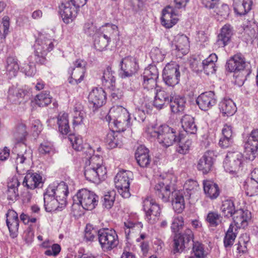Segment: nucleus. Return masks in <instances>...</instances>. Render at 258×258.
<instances>
[{
	"instance_id": "obj_1",
	"label": "nucleus",
	"mask_w": 258,
	"mask_h": 258,
	"mask_svg": "<svg viewBox=\"0 0 258 258\" xmlns=\"http://www.w3.org/2000/svg\"><path fill=\"white\" fill-rule=\"evenodd\" d=\"M13 137L15 141L19 143L16 146L18 153L16 159L17 172L22 173L25 166L29 164L32 159V151L27 148L23 142L27 135L26 126L23 123L18 124L13 130Z\"/></svg>"
},
{
	"instance_id": "obj_2",
	"label": "nucleus",
	"mask_w": 258,
	"mask_h": 258,
	"mask_svg": "<svg viewBox=\"0 0 258 258\" xmlns=\"http://www.w3.org/2000/svg\"><path fill=\"white\" fill-rule=\"evenodd\" d=\"M106 174V169L103 165V160L101 156L93 155L89 157L86 162L84 175L86 178L93 182H98L104 178Z\"/></svg>"
},
{
	"instance_id": "obj_3",
	"label": "nucleus",
	"mask_w": 258,
	"mask_h": 258,
	"mask_svg": "<svg viewBox=\"0 0 258 258\" xmlns=\"http://www.w3.org/2000/svg\"><path fill=\"white\" fill-rule=\"evenodd\" d=\"M130 118L126 109L121 106L112 107L105 117L110 124H114L118 132L124 131L130 125Z\"/></svg>"
},
{
	"instance_id": "obj_4",
	"label": "nucleus",
	"mask_w": 258,
	"mask_h": 258,
	"mask_svg": "<svg viewBox=\"0 0 258 258\" xmlns=\"http://www.w3.org/2000/svg\"><path fill=\"white\" fill-rule=\"evenodd\" d=\"M98 199L94 192L85 188L82 189L73 197L72 209L81 206L84 209L91 210L97 205Z\"/></svg>"
},
{
	"instance_id": "obj_5",
	"label": "nucleus",
	"mask_w": 258,
	"mask_h": 258,
	"mask_svg": "<svg viewBox=\"0 0 258 258\" xmlns=\"http://www.w3.org/2000/svg\"><path fill=\"white\" fill-rule=\"evenodd\" d=\"M150 133L151 136L157 137L159 143L166 148L172 146L179 140L175 131L167 125H162L158 131H154Z\"/></svg>"
},
{
	"instance_id": "obj_6",
	"label": "nucleus",
	"mask_w": 258,
	"mask_h": 258,
	"mask_svg": "<svg viewBox=\"0 0 258 258\" xmlns=\"http://www.w3.org/2000/svg\"><path fill=\"white\" fill-rule=\"evenodd\" d=\"M243 155L238 151L229 152L224 161L223 166L227 172L235 176L242 170Z\"/></svg>"
},
{
	"instance_id": "obj_7",
	"label": "nucleus",
	"mask_w": 258,
	"mask_h": 258,
	"mask_svg": "<svg viewBox=\"0 0 258 258\" xmlns=\"http://www.w3.org/2000/svg\"><path fill=\"white\" fill-rule=\"evenodd\" d=\"M54 41L47 38H39L34 45L36 62L43 64L46 61L45 56L54 47Z\"/></svg>"
},
{
	"instance_id": "obj_8",
	"label": "nucleus",
	"mask_w": 258,
	"mask_h": 258,
	"mask_svg": "<svg viewBox=\"0 0 258 258\" xmlns=\"http://www.w3.org/2000/svg\"><path fill=\"white\" fill-rule=\"evenodd\" d=\"M98 236L99 242L104 251L110 250L118 243V237L114 230H100L98 232Z\"/></svg>"
},
{
	"instance_id": "obj_9",
	"label": "nucleus",
	"mask_w": 258,
	"mask_h": 258,
	"mask_svg": "<svg viewBox=\"0 0 258 258\" xmlns=\"http://www.w3.org/2000/svg\"><path fill=\"white\" fill-rule=\"evenodd\" d=\"M245 67L244 58L241 54L235 55L227 62V68L231 72H234V77H235L239 85L243 84L244 77L241 74L240 71H243Z\"/></svg>"
},
{
	"instance_id": "obj_10",
	"label": "nucleus",
	"mask_w": 258,
	"mask_h": 258,
	"mask_svg": "<svg viewBox=\"0 0 258 258\" xmlns=\"http://www.w3.org/2000/svg\"><path fill=\"white\" fill-rule=\"evenodd\" d=\"M143 206L148 222L152 224L156 223L161 213L159 205L151 197H147L143 201Z\"/></svg>"
},
{
	"instance_id": "obj_11",
	"label": "nucleus",
	"mask_w": 258,
	"mask_h": 258,
	"mask_svg": "<svg viewBox=\"0 0 258 258\" xmlns=\"http://www.w3.org/2000/svg\"><path fill=\"white\" fill-rule=\"evenodd\" d=\"M132 172L129 171H120L114 178V183L119 194L124 198H128L131 194L129 191L130 180Z\"/></svg>"
},
{
	"instance_id": "obj_12",
	"label": "nucleus",
	"mask_w": 258,
	"mask_h": 258,
	"mask_svg": "<svg viewBox=\"0 0 258 258\" xmlns=\"http://www.w3.org/2000/svg\"><path fill=\"white\" fill-rule=\"evenodd\" d=\"M179 66L175 62H170L165 67L163 71V79L169 86H174L179 81Z\"/></svg>"
},
{
	"instance_id": "obj_13",
	"label": "nucleus",
	"mask_w": 258,
	"mask_h": 258,
	"mask_svg": "<svg viewBox=\"0 0 258 258\" xmlns=\"http://www.w3.org/2000/svg\"><path fill=\"white\" fill-rule=\"evenodd\" d=\"M246 155L250 160H253L258 155V129L253 130L248 136L244 144Z\"/></svg>"
},
{
	"instance_id": "obj_14",
	"label": "nucleus",
	"mask_w": 258,
	"mask_h": 258,
	"mask_svg": "<svg viewBox=\"0 0 258 258\" xmlns=\"http://www.w3.org/2000/svg\"><path fill=\"white\" fill-rule=\"evenodd\" d=\"M120 75L122 78L131 77L135 74L139 69L136 59L128 56L123 58L120 62Z\"/></svg>"
},
{
	"instance_id": "obj_15",
	"label": "nucleus",
	"mask_w": 258,
	"mask_h": 258,
	"mask_svg": "<svg viewBox=\"0 0 258 258\" xmlns=\"http://www.w3.org/2000/svg\"><path fill=\"white\" fill-rule=\"evenodd\" d=\"M179 13L178 10L170 6H167L162 11L161 23L167 28H171L178 21Z\"/></svg>"
},
{
	"instance_id": "obj_16",
	"label": "nucleus",
	"mask_w": 258,
	"mask_h": 258,
	"mask_svg": "<svg viewBox=\"0 0 258 258\" xmlns=\"http://www.w3.org/2000/svg\"><path fill=\"white\" fill-rule=\"evenodd\" d=\"M218 59L217 56L216 54L213 53L209 55L208 57L204 59L202 62H200L199 64H197L196 62L195 61L192 63L193 67L195 65L197 66L194 68L196 71H202L208 75L214 74L216 71L215 62Z\"/></svg>"
},
{
	"instance_id": "obj_17",
	"label": "nucleus",
	"mask_w": 258,
	"mask_h": 258,
	"mask_svg": "<svg viewBox=\"0 0 258 258\" xmlns=\"http://www.w3.org/2000/svg\"><path fill=\"white\" fill-rule=\"evenodd\" d=\"M79 8L69 1L62 3L59 9L63 22L66 24L72 22L76 17Z\"/></svg>"
},
{
	"instance_id": "obj_18",
	"label": "nucleus",
	"mask_w": 258,
	"mask_h": 258,
	"mask_svg": "<svg viewBox=\"0 0 258 258\" xmlns=\"http://www.w3.org/2000/svg\"><path fill=\"white\" fill-rule=\"evenodd\" d=\"M196 102L201 110L207 111L216 104L217 97L214 92H206L199 96Z\"/></svg>"
},
{
	"instance_id": "obj_19",
	"label": "nucleus",
	"mask_w": 258,
	"mask_h": 258,
	"mask_svg": "<svg viewBox=\"0 0 258 258\" xmlns=\"http://www.w3.org/2000/svg\"><path fill=\"white\" fill-rule=\"evenodd\" d=\"M88 100L93 105V111H95L105 104L106 94L104 91L101 88L93 89L88 95Z\"/></svg>"
},
{
	"instance_id": "obj_20",
	"label": "nucleus",
	"mask_w": 258,
	"mask_h": 258,
	"mask_svg": "<svg viewBox=\"0 0 258 258\" xmlns=\"http://www.w3.org/2000/svg\"><path fill=\"white\" fill-rule=\"evenodd\" d=\"M172 48L176 51V55L179 57L187 54L189 48L188 37L183 34L176 36L175 37L174 42L172 44Z\"/></svg>"
},
{
	"instance_id": "obj_21",
	"label": "nucleus",
	"mask_w": 258,
	"mask_h": 258,
	"mask_svg": "<svg viewBox=\"0 0 258 258\" xmlns=\"http://www.w3.org/2000/svg\"><path fill=\"white\" fill-rule=\"evenodd\" d=\"M232 218L237 228H244L251 219V213L246 209L237 208Z\"/></svg>"
},
{
	"instance_id": "obj_22",
	"label": "nucleus",
	"mask_w": 258,
	"mask_h": 258,
	"mask_svg": "<svg viewBox=\"0 0 258 258\" xmlns=\"http://www.w3.org/2000/svg\"><path fill=\"white\" fill-rule=\"evenodd\" d=\"M53 189L47 188L44 194V203L45 210L47 212H51L62 208L60 205V200L56 197L53 196Z\"/></svg>"
},
{
	"instance_id": "obj_23",
	"label": "nucleus",
	"mask_w": 258,
	"mask_h": 258,
	"mask_svg": "<svg viewBox=\"0 0 258 258\" xmlns=\"http://www.w3.org/2000/svg\"><path fill=\"white\" fill-rule=\"evenodd\" d=\"M6 223L10 236L13 238L17 236L19 225L18 214L13 210L9 209L6 214Z\"/></svg>"
},
{
	"instance_id": "obj_24",
	"label": "nucleus",
	"mask_w": 258,
	"mask_h": 258,
	"mask_svg": "<svg viewBox=\"0 0 258 258\" xmlns=\"http://www.w3.org/2000/svg\"><path fill=\"white\" fill-rule=\"evenodd\" d=\"M47 188H52L53 196H55L60 200V205L61 208H64L67 204V197L69 193L68 187L66 183L61 181L55 185L54 184L50 185Z\"/></svg>"
},
{
	"instance_id": "obj_25",
	"label": "nucleus",
	"mask_w": 258,
	"mask_h": 258,
	"mask_svg": "<svg viewBox=\"0 0 258 258\" xmlns=\"http://www.w3.org/2000/svg\"><path fill=\"white\" fill-rule=\"evenodd\" d=\"M156 95L153 102L154 106L158 109H161L166 104L169 103L173 95L169 90L163 89H156Z\"/></svg>"
},
{
	"instance_id": "obj_26",
	"label": "nucleus",
	"mask_w": 258,
	"mask_h": 258,
	"mask_svg": "<svg viewBox=\"0 0 258 258\" xmlns=\"http://www.w3.org/2000/svg\"><path fill=\"white\" fill-rule=\"evenodd\" d=\"M156 195L161 199L163 202H167L169 201L172 191L171 187L167 182L163 181H159L154 187Z\"/></svg>"
},
{
	"instance_id": "obj_27",
	"label": "nucleus",
	"mask_w": 258,
	"mask_h": 258,
	"mask_svg": "<svg viewBox=\"0 0 258 258\" xmlns=\"http://www.w3.org/2000/svg\"><path fill=\"white\" fill-rule=\"evenodd\" d=\"M23 184L32 189L41 187L43 185L42 178L39 174L29 171L24 178Z\"/></svg>"
},
{
	"instance_id": "obj_28",
	"label": "nucleus",
	"mask_w": 258,
	"mask_h": 258,
	"mask_svg": "<svg viewBox=\"0 0 258 258\" xmlns=\"http://www.w3.org/2000/svg\"><path fill=\"white\" fill-rule=\"evenodd\" d=\"M213 152L208 151L205 152L200 159L197 165V168L203 174H206L211 170L213 164Z\"/></svg>"
},
{
	"instance_id": "obj_29",
	"label": "nucleus",
	"mask_w": 258,
	"mask_h": 258,
	"mask_svg": "<svg viewBox=\"0 0 258 258\" xmlns=\"http://www.w3.org/2000/svg\"><path fill=\"white\" fill-rule=\"evenodd\" d=\"M219 109L223 116H230L236 111L237 108L231 99L224 98L219 104Z\"/></svg>"
},
{
	"instance_id": "obj_30",
	"label": "nucleus",
	"mask_w": 258,
	"mask_h": 258,
	"mask_svg": "<svg viewBox=\"0 0 258 258\" xmlns=\"http://www.w3.org/2000/svg\"><path fill=\"white\" fill-rule=\"evenodd\" d=\"M136 159L138 164L142 167H147L151 159L149 155V150L143 146L139 147L135 153Z\"/></svg>"
},
{
	"instance_id": "obj_31",
	"label": "nucleus",
	"mask_w": 258,
	"mask_h": 258,
	"mask_svg": "<svg viewBox=\"0 0 258 258\" xmlns=\"http://www.w3.org/2000/svg\"><path fill=\"white\" fill-rule=\"evenodd\" d=\"M172 204L173 209L178 213H180L185 208V203L183 191L174 190L172 192Z\"/></svg>"
},
{
	"instance_id": "obj_32",
	"label": "nucleus",
	"mask_w": 258,
	"mask_h": 258,
	"mask_svg": "<svg viewBox=\"0 0 258 258\" xmlns=\"http://www.w3.org/2000/svg\"><path fill=\"white\" fill-rule=\"evenodd\" d=\"M6 74L10 79L16 77L20 70L18 60L15 56H9L6 60Z\"/></svg>"
},
{
	"instance_id": "obj_33",
	"label": "nucleus",
	"mask_w": 258,
	"mask_h": 258,
	"mask_svg": "<svg viewBox=\"0 0 258 258\" xmlns=\"http://www.w3.org/2000/svg\"><path fill=\"white\" fill-rule=\"evenodd\" d=\"M232 27L229 24H226L221 29L218 36L217 43L219 47H224L230 41L232 35Z\"/></svg>"
},
{
	"instance_id": "obj_34",
	"label": "nucleus",
	"mask_w": 258,
	"mask_h": 258,
	"mask_svg": "<svg viewBox=\"0 0 258 258\" xmlns=\"http://www.w3.org/2000/svg\"><path fill=\"white\" fill-rule=\"evenodd\" d=\"M252 0H233L235 12L239 15H244L251 9Z\"/></svg>"
},
{
	"instance_id": "obj_35",
	"label": "nucleus",
	"mask_w": 258,
	"mask_h": 258,
	"mask_svg": "<svg viewBox=\"0 0 258 258\" xmlns=\"http://www.w3.org/2000/svg\"><path fill=\"white\" fill-rule=\"evenodd\" d=\"M169 102L171 110L174 113L182 112L185 108V99L183 97L172 95Z\"/></svg>"
},
{
	"instance_id": "obj_36",
	"label": "nucleus",
	"mask_w": 258,
	"mask_h": 258,
	"mask_svg": "<svg viewBox=\"0 0 258 258\" xmlns=\"http://www.w3.org/2000/svg\"><path fill=\"white\" fill-rule=\"evenodd\" d=\"M181 126L187 133L195 134L197 132V127L195 122L194 118L189 115H185L181 119Z\"/></svg>"
},
{
	"instance_id": "obj_37",
	"label": "nucleus",
	"mask_w": 258,
	"mask_h": 258,
	"mask_svg": "<svg viewBox=\"0 0 258 258\" xmlns=\"http://www.w3.org/2000/svg\"><path fill=\"white\" fill-rule=\"evenodd\" d=\"M26 93L27 92L22 89L12 87L9 90L8 99L14 104H20Z\"/></svg>"
},
{
	"instance_id": "obj_38",
	"label": "nucleus",
	"mask_w": 258,
	"mask_h": 258,
	"mask_svg": "<svg viewBox=\"0 0 258 258\" xmlns=\"http://www.w3.org/2000/svg\"><path fill=\"white\" fill-rule=\"evenodd\" d=\"M58 130L62 135H67L70 131L68 114L64 112L59 113L57 117Z\"/></svg>"
},
{
	"instance_id": "obj_39",
	"label": "nucleus",
	"mask_w": 258,
	"mask_h": 258,
	"mask_svg": "<svg viewBox=\"0 0 258 258\" xmlns=\"http://www.w3.org/2000/svg\"><path fill=\"white\" fill-rule=\"evenodd\" d=\"M204 190L207 197L213 199L219 196V190L217 184L210 180H204Z\"/></svg>"
},
{
	"instance_id": "obj_40",
	"label": "nucleus",
	"mask_w": 258,
	"mask_h": 258,
	"mask_svg": "<svg viewBox=\"0 0 258 258\" xmlns=\"http://www.w3.org/2000/svg\"><path fill=\"white\" fill-rule=\"evenodd\" d=\"M237 208H236L233 200L227 199L222 202L221 207L223 215L226 218H232Z\"/></svg>"
},
{
	"instance_id": "obj_41",
	"label": "nucleus",
	"mask_w": 258,
	"mask_h": 258,
	"mask_svg": "<svg viewBox=\"0 0 258 258\" xmlns=\"http://www.w3.org/2000/svg\"><path fill=\"white\" fill-rule=\"evenodd\" d=\"M74 125H78L83 123L85 116V112L83 110V107L80 103H77L74 108L73 114Z\"/></svg>"
},
{
	"instance_id": "obj_42",
	"label": "nucleus",
	"mask_w": 258,
	"mask_h": 258,
	"mask_svg": "<svg viewBox=\"0 0 258 258\" xmlns=\"http://www.w3.org/2000/svg\"><path fill=\"white\" fill-rule=\"evenodd\" d=\"M115 73L112 70L111 68L108 67L104 70L102 78L103 85L107 88H110L114 85L115 82Z\"/></svg>"
},
{
	"instance_id": "obj_43",
	"label": "nucleus",
	"mask_w": 258,
	"mask_h": 258,
	"mask_svg": "<svg viewBox=\"0 0 258 258\" xmlns=\"http://www.w3.org/2000/svg\"><path fill=\"white\" fill-rule=\"evenodd\" d=\"M117 28L115 25L107 24L100 28L98 34L110 41L111 36L114 33L117 32Z\"/></svg>"
},
{
	"instance_id": "obj_44",
	"label": "nucleus",
	"mask_w": 258,
	"mask_h": 258,
	"mask_svg": "<svg viewBox=\"0 0 258 258\" xmlns=\"http://www.w3.org/2000/svg\"><path fill=\"white\" fill-rule=\"evenodd\" d=\"M222 217L216 211L209 212L206 217V221L212 227H217L222 221Z\"/></svg>"
},
{
	"instance_id": "obj_45",
	"label": "nucleus",
	"mask_w": 258,
	"mask_h": 258,
	"mask_svg": "<svg viewBox=\"0 0 258 258\" xmlns=\"http://www.w3.org/2000/svg\"><path fill=\"white\" fill-rule=\"evenodd\" d=\"M79 70V69H70V71L71 72V77L69 79V82L70 84L77 85L83 81L86 71H83L82 73V72L80 73Z\"/></svg>"
},
{
	"instance_id": "obj_46",
	"label": "nucleus",
	"mask_w": 258,
	"mask_h": 258,
	"mask_svg": "<svg viewBox=\"0 0 258 258\" xmlns=\"http://www.w3.org/2000/svg\"><path fill=\"white\" fill-rule=\"evenodd\" d=\"M10 18L5 16L0 22V39H5L9 32Z\"/></svg>"
},
{
	"instance_id": "obj_47",
	"label": "nucleus",
	"mask_w": 258,
	"mask_h": 258,
	"mask_svg": "<svg viewBox=\"0 0 258 258\" xmlns=\"http://www.w3.org/2000/svg\"><path fill=\"white\" fill-rule=\"evenodd\" d=\"M52 98L46 91L37 95L35 98L36 103L40 107L45 106L51 102Z\"/></svg>"
},
{
	"instance_id": "obj_48",
	"label": "nucleus",
	"mask_w": 258,
	"mask_h": 258,
	"mask_svg": "<svg viewBox=\"0 0 258 258\" xmlns=\"http://www.w3.org/2000/svg\"><path fill=\"white\" fill-rule=\"evenodd\" d=\"M244 189L246 194L250 197L258 195V182L253 180H248L246 182Z\"/></svg>"
},
{
	"instance_id": "obj_49",
	"label": "nucleus",
	"mask_w": 258,
	"mask_h": 258,
	"mask_svg": "<svg viewBox=\"0 0 258 258\" xmlns=\"http://www.w3.org/2000/svg\"><path fill=\"white\" fill-rule=\"evenodd\" d=\"M109 42L110 41L108 39H107L99 34H97L95 38L94 47L98 51H102L106 48Z\"/></svg>"
},
{
	"instance_id": "obj_50",
	"label": "nucleus",
	"mask_w": 258,
	"mask_h": 258,
	"mask_svg": "<svg viewBox=\"0 0 258 258\" xmlns=\"http://www.w3.org/2000/svg\"><path fill=\"white\" fill-rule=\"evenodd\" d=\"M115 198V192L113 190L108 191L103 197V206L107 209H110L113 205Z\"/></svg>"
},
{
	"instance_id": "obj_51",
	"label": "nucleus",
	"mask_w": 258,
	"mask_h": 258,
	"mask_svg": "<svg viewBox=\"0 0 258 258\" xmlns=\"http://www.w3.org/2000/svg\"><path fill=\"white\" fill-rule=\"evenodd\" d=\"M185 237L180 235H176L174 239V253L181 252L185 247Z\"/></svg>"
},
{
	"instance_id": "obj_52",
	"label": "nucleus",
	"mask_w": 258,
	"mask_h": 258,
	"mask_svg": "<svg viewBox=\"0 0 258 258\" xmlns=\"http://www.w3.org/2000/svg\"><path fill=\"white\" fill-rule=\"evenodd\" d=\"M105 143L109 149L116 148L118 145V140L116 133L113 131H110L107 133L105 138Z\"/></svg>"
},
{
	"instance_id": "obj_53",
	"label": "nucleus",
	"mask_w": 258,
	"mask_h": 258,
	"mask_svg": "<svg viewBox=\"0 0 258 258\" xmlns=\"http://www.w3.org/2000/svg\"><path fill=\"white\" fill-rule=\"evenodd\" d=\"M73 148L77 151H80L83 149V141L80 136H77L74 134H71L68 137Z\"/></svg>"
},
{
	"instance_id": "obj_54",
	"label": "nucleus",
	"mask_w": 258,
	"mask_h": 258,
	"mask_svg": "<svg viewBox=\"0 0 258 258\" xmlns=\"http://www.w3.org/2000/svg\"><path fill=\"white\" fill-rule=\"evenodd\" d=\"M142 226L143 225L140 223H134L130 221L124 222V229L126 236H128L132 231L134 232V231H140Z\"/></svg>"
},
{
	"instance_id": "obj_55",
	"label": "nucleus",
	"mask_w": 258,
	"mask_h": 258,
	"mask_svg": "<svg viewBox=\"0 0 258 258\" xmlns=\"http://www.w3.org/2000/svg\"><path fill=\"white\" fill-rule=\"evenodd\" d=\"M18 183L17 181H16L15 184H9L8 189L7 190L8 200L12 201L17 200L18 197Z\"/></svg>"
},
{
	"instance_id": "obj_56",
	"label": "nucleus",
	"mask_w": 258,
	"mask_h": 258,
	"mask_svg": "<svg viewBox=\"0 0 258 258\" xmlns=\"http://www.w3.org/2000/svg\"><path fill=\"white\" fill-rule=\"evenodd\" d=\"M191 145V141L189 139H180L176 151L180 154H185L188 151Z\"/></svg>"
},
{
	"instance_id": "obj_57",
	"label": "nucleus",
	"mask_w": 258,
	"mask_h": 258,
	"mask_svg": "<svg viewBox=\"0 0 258 258\" xmlns=\"http://www.w3.org/2000/svg\"><path fill=\"white\" fill-rule=\"evenodd\" d=\"M142 77L146 79H157L158 78V69L154 66H149L145 69Z\"/></svg>"
},
{
	"instance_id": "obj_58",
	"label": "nucleus",
	"mask_w": 258,
	"mask_h": 258,
	"mask_svg": "<svg viewBox=\"0 0 258 258\" xmlns=\"http://www.w3.org/2000/svg\"><path fill=\"white\" fill-rule=\"evenodd\" d=\"M184 225L183 218L182 216H177L173 217L171 228L174 232H178L183 228Z\"/></svg>"
},
{
	"instance_id": "obj_59",
	"label": "nucleus",
	"mask_w": 258,
	"mask_h": 258,
	"mask_svg": "<svg viewBox=\"0 0 258 258\" xmlns=\"http://www.w3.org/2000/svg\"><path fill=\"white\" fill-rule=\"evenodd\" d=\"M98 231L94 229L91 225L87 224L86 226L85 238L87 241H92L98 235Z\"/></svg>"
},
{
	"instance_id": "obj_60",
	"label": "nucleus",
	"mask_w": 258,
	"mask_h": 258,
	"mask_svg": "<svg viewBox=\"0 0 258 258\" xmlns=\"http://www.w3.org/2000/svg\"><path fill=\"white\" fill-rule=\"evenodd\" d=\"M192 251L196 258H205V254L203 245L199 242H194Z\"/></svg>"
},
{
	"instance_id": "obj_61",
	"label": "nucleus",
	"mask_w": 258,
	"mask_h": 258,
	"mask_svg": "<svg viewBox=\"0 0 258 258\" xmlns=\"http://www.w3.org/2000/svg\"><path fill=\"white\" fill-rule=\"evenodd\" d=\"M151 57L154 62L162 61L164 58V54L157 48L153 49L150 53Z\"/></svg>"
},
{
	"instance_id": "obj_62",
	"label": "nucleus",
	"mask_w": 258,
	"mask_h": 258,
	"mask_svg": "<svg viewBox=\"0 0 258 258\" xmlns=\"http://www.w3.org/2000/svg\"><path fill=\"white\" fill-rule=\"evenodd\" d=\"M198 187V182L196 181L191 179L187 180L183 186V188L187 191L189 195L192 194V191L197 190Z\"/></svg>"
},
{
	"instance_id": "obj_63",
	"label": "nucleus",
	"mask_w": 258,
	"mask_h": 258,
	"mask_svg": "<svg viewBox=\"0 0 258 258\" xmlns=\"http://www.w3.org/2000/svg\"><path fill=\"white\" fill-rule=\"evenodd\" d=\"M157 79H151L143 78V86L144 88L147 90H153L158 89L159 87L157 86Z\"/></svg>"
},
{
	"instance_id": "obj_64",
	"label": "nucleus",
	"mask_w": 258,
	"mask_h": 258,
	"mask_svg": "<svg viewBox=\"0 0 258 258\" xmlns=\"http://www.w3.org/2000/svg\"><path fill=\"white\" fill-rule=\"evenodd\" d=\"M215 12L218 15L226 18L229 14V8L227 5L223 4L220 7H215Z\"/></svg>"
}]
</instances>
